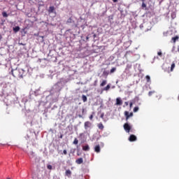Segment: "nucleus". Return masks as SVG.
<instances>
[{
	"label": "nucleus",
	"instance_id": "nucleus-1",
	"mask_svg": "<svg viewBox=\"0 0 179 179\" xmlns=\"http://www.w3.org/2000/svg\"><path fill=\"white\" fill-rule=\"evenodd\" d=\"M20 68H17L15 69H11V75H13V76H14L15 78H19L20 76Z\"/></svg>",
	"mask_w": 179,
	"mask_h": 179
},
{
	"label": "nucleus",
	"instance_id": "nucleus-2",
	"mask_svg": "<svg viewBox=\"0 0 179 179\" xmlns=\"http://www.w3.org/2000/svg\"><path fill=\"white\" fill-rule=\"evenodd\" d=\"M123 128H124L125 132H127V134H129V132L131 129V127L128 123L124 124Z\"/></svg>",
	"mask_w": 179,
	"mask_h": 179
},
{
	"label": "nucleus",
	"instance_id": "nucleus-3",
	"mask_svg": "<svg viewBox=\"0 0 179 179\" xmlns=\"http://www.w3.org/2000/svg\"><path fill=\"white\" fill-rule=\"evenodd\" d=\"M124 116L126 118V121H128V120H129L130 117L134 116V113H130L129 111H124Z\"/></svg>",
	"mask_w": 179,
	"mask_h": 179
},
{
	"label": "nucleus",
	"instance_id": "nucleus-4",
	"mask_svg": "<svg viewBox=\"0 0 179 179\" xmlns=\"http://www.w3.org/2000/svg\"><path fill=\"white\" fill-rule=\"evenodd\" d=\"M27 72L24 71L22 69H20V76H18V78H23L24 76H26Z\"/></svg>",
	"mask_w": 179,
	"mask_h": 179
},
{
	"label": "nucleus",
	"instance_id": "nucleus-5",
	"mask_svg": "<svg viewBox=\"0 0 179 179\" xmlns=\"http://www.w3.org/2000/svg\"><path fill=\"white\" fill-rule=\"evenodd\" d=\"M92 123L89 121L85 122L84 123V128L85 129H88V128H91Z\"/></svg>",
	"mask_w": 179,
	"mask_h": 179
},
{
	"label": "nucleus",
	"instance_id": "nucleus-6",
	"mask_svg": "<svg viewBox=\"0 0 179 179\" xmlns=\"http://www.w3.org/2000/svg\"><path fill=\"white\" fill-rule=\"evenodd\" d=\"M129 142H135L137 141V137L135 135L131 134L129 137Z\"/></svg>",
	"mask_w": 179,
	"mask_h": 179
},
{
	"label": "nucleus",
	"instance_id": "nucleus-7",
	"mask_svg": "<svg viewBox=\"0 0 179 179\" xmlns=\"http://www.w3.org/2000/svg\"><path fill=\"white\" fill-rule=\"evenodd\" d=\"M94 150L96 153H100V152H101L100 145L98 144V145H95L94 148Z\"/></svg>",
	"mask_w": 179,
	"mask_h": 179
},
{
	"label": "nucleus",
	"instance_id": "nucleus-8",
	"mask_svg": "<svg viewBox=\"0 0 179 179\" xmlns=\"http://www.w3.org/2000/svg\"><path fill=\"white\" fill-rule=\"evenodd\" d=\"M55 10V6H50L49 9L48 10V13H54Z\"/></svg>",
	"mask_w": 179,
	"mask_h": 179
},
{
	"label": "nucleus",
	"instance_id": "nucleus-9",
	"mask_svg": "<svg viewBox=\"0 0 179 179\" xmlns=\"http://www.w3.org/2000/svg\"><path fill=\"white\" fill-rule=\"evenodd\" d=\"M116 105H119V106H121L122 105V101L120 98H117L116 99Z\"/></svg>",
	"mask_w": 179,
	"mask_h": 179
},
{
	"label": "nucleus",
	"instance_id": "nucleus-10",
	"mask_svg": "<svg viewBox=\"0 0 179 179\" xmlns=\"http://www.w3.org/2000/svg\"><path fill=\"white\" fill-rule=\"evenodd\" d=\"M76 164H82L83 163V158H79L76 160Z\"/></svg>",
	"mask_w": 179,
	"mask_h": 179
},
{
	"label": "nucleus",
	"instance_id": "nucleus-11",
	"mask_svg": "<svg viewBox=\"0 0 179 179\" xmlns=\"http://www.w3.org/2000/svg\"><path fill=\"white\" fill-rule=\"evenodd\" d=\"M97 127L99 128V129H101V131H103V129H104V126L103 124V123L100 122L97 124Z\"/></svg>",
	"mask_w": 179,
	"mask_h": 179
},
{
	"label": "nucleus",
	"instance_id": "nucleus-12",
	"mask_svg": "<svg viewBox=\"0 0 179 179\" xmlns=\"http://www.w3.org/2000/svg\"><path fill=\"white\" fill-rule=\"evenodd\" d=\"M72 173L71 170H66L65 172V176H66V177H71Z\"/></svg>",
	"mask_w": 179,
	"mask_h": 179
},
{
	"label": "nucleus",
	"instance_id": "nucleus-13",
	"mask_svg": "<svg viewBox=\"0 0 179 179\" xmlns=\"http://www.w3.org/2000/svg\"><path fill=\"white\" fill-rule=\"evenodd\" d=\"M83 150H84L85 152H87L88 150H90V146L88 145L83 146Z\"/></svg>",
	"mask_w": 179,
	"mask_h": 179
},
{
	"label": "nucleus",
	"instance_id": "nucleus-14",
	"mask_svg": "<svg viewBox=\"0 0 179 179\" xmlns=\"http://www.w3.org/2000/svg\"><path fill=\"white\" fill-rule=\"evenodd\" d=\"M179 39V36H176L173 38H171V40L173 41V43H176V41Z\"/></svg>",
	"mask_w": 179,
	"mask_h": 179
},
{
	"label": "nucleus",
	"instance_id": "nucleus-15",
	"mask_svg": "<svg viewBox=\"0 0 179 179\" xmlns=\"http://www.w3.org/2000/svg\"><path fill=\"white\" fill-rule=\"evenodd\" d=\"M13 30L14 31V32H18L20 30V27L17 26V27L13 28Z\"/></svg>",
	"mask_w": 179,
	"mask_h": 179
},
{
	"label": "nucleus",
	"instance_id": "nucleus-16",
	"mask_svg": "<svg viewBox=\"0 0 179 179\" xmlns=\"http://www.w3.org/2000/svg\"><path fill=\"white\" fill-rule=\"evenodd\" d=\"M106 84H107V80H103L102 81V83L100 84V86L103 87V86L106 85Z\"/></svg>",
	"mask_w": 179,
	"mask_h": 179
},
{
	"label": "nucleus",
	"instance_id": "nucleus-17",
	"mask_svg": "<svg viewBox=\"0 0 179 179\" xmlns=\"http://www.w3.org/2000/svg\"><path fill=\"white\" fill-rule=\"evenodd\" d=\"M82 100L83 102H85L87 101V97L85 95H82Z\"/></svg>",
	"mask_w": 179,
	"mask_h": 179
},
{
	"label": "nucleus",
	"instance_id": "nucleus-18",
	"mask_svg": "<svg viewBox=\"0 0 179 179\" xmlns=\"http://www.w3.org/2000/svg\"><path fill=\"white\" fill-rule=\"evenodd\" d=\"M176 67V64L175 63H172L171 66V71H173V69Z\"/></svg>",
	"mask_w": 179,
	"mask_h": 179
},
{
	"label": "nucleus",
	"instance_id": "nucleus-19",
	"mask_svg": "<svg viewBox=\"0 0 179 179\" xmlns=\"http://www.w3.org/2000/svg\"><path fill=\"white\" fill-rule=\"evenodd\" d=\"M145 79H146L147 83L151 82L150 76H146Z\"/></svg>",
	"mask_w": 179,
	"mask_h": 179
},
{
	"label": "nucleus",
	"instance_id": "nucleus-20",
	"mask_svg": "<svg viewBox=\"0 0 179 179\" xmlns=\"http://www.w3.org/2000/svg\"><path fill=\"white\" fill-rule=\"evenodd\" d=\"M110 85H107L106 86V87L103 88V90L108 91V90H110Z\"/></svg>",
	"mask_w": 179,
	"mask_h": 179
},
{
	"label": "nucleus",
	"instance_id": "nucleus-21",
	"mask_svg": "<svg viewBox=\"0 0 179 179\" xmlns=\"http://www.w3.org/2000/svg\"><path fill=\"white\" fill-rule=\"evenodd\" d=\"M138 110H139V107L136 106V107L134 108L133 111L134 113H136L137 111H138Z\"/></svg>",
	"mask_w": 179,
	"mask_h": 179
},
{
	"label": "nucleus",
	"instance_id": "nucleus-22",
	"mask_svg": "<svg viewBox=\"0 0 179 179\" xmlns=\"http://www.w3.org/2000/svg\"><path fill=\"white\" fill-rule=\"evenodd\" d=\"M73 145H78V138H74V141H73Z\"/></svg>",
	"mask_w": 179,
	"mask_h": 179
},
{
	"label": "nucleus",
	"instance_id": "nucleus-23",
	"mask_svg": "<svg viewBox=\"0 0 179 179\" xmlns=\"http://www.w3.org/2000/svg\"><path fill=\"white\" fill-rule=\"evenodd\" d=\"M116 70H117V69L115 68V67H113V68H112V69H110V73H114Z\"/></svg>",
	"mask_w": 179,
	"mask_h": 179
},
{
	"label": "nucleus",
	"instance_id": "nucleus-24",
	"mask_svg": "<svg viewBox=\"0 0 179 179\" xmlns=\"http://www.w3.org/2000/svg\"><path fill=\"white\" fill-rule=\"evenodd\" d=\"M154 93H155V91H150V92H148V96H151Z\"/></svg>",
	"mask_w": 179,
	"mask_h": 179
},
{
	"label": "nucleus",
	"instance_id": "nucleus-25",
	"mask_svg": "<svg viewBox=\"0 0 179 179\" xmlns=\"http://www.w3.org/2000/svg\"><path fill=\"white\" fill-rule=\"evenodd\" d=\"M2 15H3V17H8V14H7L6 12H3Z\"/></svg>",
	"mask_w": 179,
	"mask_h": 179
},
{
	"label": "nucleus",
	"instance_id": "nucleus-26",
	"mask_svg": "<svg viewBox=\"0 0 179 179\" xmlns=\"http://www.w3.org/2000/svg\"><path fill=\"white\" fill-rule=\"evenodd\" d=\"M67 23H72L73 22V20L71 19V18H69L68 20H67V22H66Z\"/></svg>",
	"mask_w": 179,
	"mask_h": 179
},
{
	"label": "nucleus",
	"instance_id": "nucleus-27",
	"mask_svg": "<svg viewBox=\"0 0 179 179\" xmlns=\"http://www.w3.org/2000/svg\"><path fill=\"white\" fill-rule=\"evenodd\" d=\"M142 8H145L147 5L145 3H142Z\"/></svg>",
	"mask_w": 179,
	"mask_h": 179
},
{
	"label": "nucleus",
	"instance_id": "nucleus-28",
	"mask_svg": "<svg viewBox=\"0 0 179 179\" xmlns=\"http://www.w3.org/2000/svg\"><path fill=\"white\" fill-rule=\"evenodd\" d=\"M157 55L160 57H162V52H158Z\"/></svg>",
	"mask_w": 179,
	"mask_h": 179
},
{
	"label": "nucleus",
	"instance_id": "nucleus-29",
	"mask_svg": "<svg viewBox=\"0 0 179 179\" xmlns=\"http://www.w3.org/2000/svg\"><path fill=\"white\" fill-rule=\"evenodd\" d=\"M93 117H94V115H91L89 118L90 120H93Z\"/></svg>",
	"mask_w": 179,
	"mask_h": 179
},
{
	"label": "nucleus",
	"instance_id": "nucleus-30",
	"mask_svg": "<svg viewBox=\"0 0 179 179\" xmlns=\"http://www.w3.org/2000/svg\"><path fill=\"white\" fill-rule=\"evenodd\" d=\"M47 169H48V170H51L52 169V166L51 165H48L47 166Z\"/></svg>",
	"mask_w": 179,
	"mask_h": 179
},
{
	"label": "nucleus",
	"instance_id": "nucleus-31",
	"mask_svg": "<svg viewBox=\"0 0 179 179\" xmlns=\"http://www.w3.org/2000/svg\"><path fill=\"white\" fill-rule=\"evenodd\" d=\"M132 106H133V102H130V103H129V107H130V108H132Z\"/></svg>",
	"mask_w": 179,
	"mask_h": 179
},
{
	"label": "nucleus",
	"instance_id": "nucleus-32",
	"mask_svg": "<svg viewBox=\"0 0 179 179\" xmlns=\"http://www.w3.org/2000/svg\"><path fill=\"white\" fill-rule=\"evenodd\" d=\"M63 153H64V155H67V151H66V150H63Z\"/></svg>",
	"mask_w": 179,
	"mask_h": 179
},
{
	"label": "nucleus",
	"instance_id": "nucleus-33",
	"mask_svg": "<svg viewBox=\"0 0 179 179\" xmlns=\"http://www.w3.org/2000/svg\"><path fill=\"white\" fill-rule=\"evenodd\" d=\"M124 104H125V106H128L129 105V102L126 101V102H124Z\"/></svg>",
	"mask_w": 179,
	"mask_h": 179
},
{
	"label": "nucleus",
	"instance_id": "nucleus-34",
	"mask_svg": "<svg viewBox=\"0 0 179 179\" xmlns=\"http://www.w3.org/2000/svg\"><path fill=\"white\" fill-rule=\"evenodd\" d=\"M114 3L117 2L118 0H112Z\"/></svg>",
	"mask_w": 179,
	"mask_h": 179
},
{
	"label": "nucleus",
	"instance_id": "nucleus-35",
	"mask_svg": "<svg viewBox=\"0 0 179 179\" xmlns=\"http://www.w3.org/2000/svg\"><path fill=\"white\" fill-rule=\"evenodd\" d=\"M59 138H60L61 139H62V138H63V135H62V134H61V135H60V136H59Z\"/></svg>",
	"mask_w": 179,
	"mask_h": 179
},
{
	"label": "nucleus",
	"instance_id": "nucleus-36",
	"mask_svg": "<svg viewBox=\"0 0 179 179\" xmlns=\"http://www.w3.org/2000/svg\"><path fill=\"white\" fill-rule=\"evenodd\" d=\"M103 115H101V118H103Z\"/></svg>",
	"mask_w": 179,
	"mask_h": 179
},
{
	"label": "nucleus",
	"instance_id": "nucleus-37",
	"mask_svg": "<svg viewBox=\"0 0 179 179\" xmlns=\"http://www.w3.org/2000/svg\"><path fill=\"white\" fill-rule=\"evenodd\" d=\"M178 52H179V46L178 47Z\"/></svg>",
	"mask_w": 179,
	"mask_h": 179
},
{
	"label": "nucleus",
	"instance_id": "nucleus-38",
	"mask_svg": "<svg viewBox=\"0 0 179 179\" xmlns=\"http://www.w3.org/2000/svg\"><path fill=\"white\" fill-rule=\"evenodd\" d=\"M178 100H179V96H178Z\"/></svg>",
	"mask_w": 179,
	"mask_h": 179
}]
</instances>
